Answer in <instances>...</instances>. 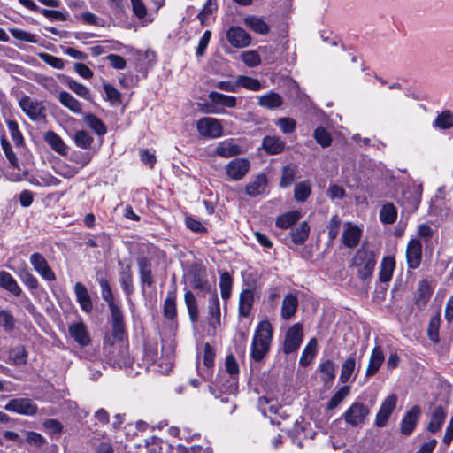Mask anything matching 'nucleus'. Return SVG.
Wrapping results in <instances>:
<instances>
[{
    "mask_svg": "<svg viewBox=\"0 0 453 453\" xmlns=\"http://www.w3.org/2000/svg\"><path fill=\"white\" fill-rule=\"evenodd\" d=\"M273 338L272 325L268 320L261 321L256 328L250 356L255 361L262 360L268 353Z\"/></svg>",
    "mask_w": 453,
    "mask_h": 453,
    "instance_id": "obj_1",
    "label": "nucleus"
},
{
    "mask_svg": "<svg viewBox=\"0 0 453 453\" xmlns=\"http://www.w3.org/2000/svg\"><path fill=\"white\" fill-rule=\"evenodd\" d=\"M422 194V185L417 181L411 180L403 185L402 197L398 201L403 208L402 215L409 216L416 211L418 208Z\"/></svg>",
    "mask_w": 453,
    "mask_h": 453,
    "instance_id": "obj_2",
    "label": "nucleus"
},
{
    "mask_svg": "<svg viewBox=\"0 0 453 453\" xmlns=\"http://www.w3.org/2000/svg\"><path fill=\"white\" fill-rule=\"evenodd\" d=\"M211 104H199L201 111L207 114H222L225 110L218 105L227 108H234L237 104V98L234 96L224 95L216 91L208 94Z\"/></svg>",
    "mask_w": 453,
    "mask_h": 453,
    "instance_id": "obj_3",
    "label": "nucleus"
},
{
    "mask_svg": "<svg viewBox=\"0 0 453 453\" xmlns=\"http://www.w3.org/2000/svg\"><path fill=\"white\" fill-rule=\"evenodd\" d=\"M375 264L374 253L364 249L358 250L353 257V265L357 268L358 276L362 279L372 276Z\"/></svg>",
    "mask_w": 453,
    "mask_h": 453,
    "instance_id": "obj_4",
    "label": "nucleus"
},
{
    "mask_svg": "<svg viewBox=\"0 0 453 453\" xmlns=\"http://www.w3.org/2000/svg\"><path fill=\"white\" fill-rule=\"evenodd\" d=\"M197 131L200 135L208 138H218L223 134V127L220 120L211 118L203 117L196 123Z\"/></svg>",
    "mask_w": 453,
    "mask_h": 453,
    "instance_id": "obj_5",
    "label": "nucleus"
},
{
    "mask_svg": "<svg viewBox=\"0 0 453 453\" xmlns=\"http://www.w3.org/2000/svg\"><path fill=\"white\" fill-rule=\"evenodd\" d=\"M4 409L25 416H34L37 413L38 407L30 398H15L9 401Z\"/></svg>",
    "mask_w": 453,
    "mask_h": 453,
    "instance_id": "obj_6",
    "label": "nucleus"
},
{
    "mask_svg": "<svg viewBox=\"0 0 453 453\" xmlns=\"http://www.w3.org/2000/svg\"><path fill=\"white\" fill-rule=\"evenodd\" d=\"M30 264L34 270L45 280L54 281L56 280L55 273L50 267L45 257L38 252H35L30 256Z\"/></svg>",
    "mask_w": 453,
    "mask_h": 453,
    "instance_id": "obj_7",
    "label": "nucleus"
},
{
    "mask_svg": "<svg viewBox=\"0 0 453 453\" xmlns=\"http://www.w3.org/2000/svg\"><path fill=\"white\" fill-rule=\"evenodd\" d=\"M303 338V326L300 323L293 325L285 336L283 351L286 354L292 353L298 349Z\"/></svg>",
    "mask_w": 453,
    "mask_h": 453,
    "instance_id": "obj_8",
    "label": "nucleus"
},
{
    "mask_svg": "<svg viewBox=\"0 0 453 453\" xmlns=\"http://www.w3.org/2000/svg\"><path fill=\"white\" fill-rule=\"evenodd\" d=\"M369 409L360 403H354L344 413L345 421L352 426L363 424L369 414Z\"/></svg>",
    "mask_w": 453,
    "mask_h": 453,
    "instance_id": "obj_9",
    "label": "nucleus"
},
{
    "mask_svg": "<svg viewBox=\"0 0 453 453\" xmlns=\"http://www.w3.org/2000/svg\"><path fill=\"white\" fill-rule=\"evenodd\" d=\"M422 411L418 405H413L406 411L401 421V433L404 435H410L416 428L420 418Z\"/></svg>",
    "mask_w": 453,
    "mask_h": 453,
    "instance_id": "obj_10",
    "label": "nucleus"
},
{
    "mask_svg": "<svg viewBox=\"0 0 453 453\" xmlns=\"http://www.w3.org/2000/svg\"><path fill=\"white\" fill-rule=\"evenodd\" d=\"M226 40L234 48H245L251 42L250 35L242 27L236 26L226 31Z\"/></svg>",
    "mask_w": 453,
    "mask_h": 453,
    "instance_id": "obj_11",
    "label": "nucleus"
},
{
    "mask_svg": "<svg viewBox=\"0 0 453 453\" xmlns=\"http://www.w3.org/2000/svg\"><path fill=\"white\" fill-rule=\"evenodd\" d=\"M250 161L246 158H235L226 165V174L233 180H242L249 172Z\"/></svg>",
    "mask_w": 453,
    "mask_h": 453,
    "instance_id": "obj_12",
    "label": "nucleus"
},
{
    "mask_svg": "<svg viewBox=\"0 0 453 453\" xmlns=\"http://www.w3.org/2000/svg\"><path fill=\"white\" fill-rule=\"evenodd\" d=\"M19 106L23 111L33 120L44 117V107L42 103L29 96H24L19 100Z\"/></svg>",
    "mask_w": 453,
    "mask_h": 453,
    "instance_id": "obj_13",
    "label": "nucleus"
},
{
    "mask_svg": "<svg viewBox=\"0 0 453 453\" xmlns=\"http://www.w3.org/2000/svg\"><path fill=\"white\" fill-rule=\"evenodd\" d=\"M396 406V396L395 395H390L388 396L376 415L375 426L378 427H383L386 426L389 417L393 413Z\"/></svg>",
    "mask_w": 453,
    "mask_h": 453,
    "instance_id": "obj_14",
    "label": "nucleus"
},
{
    "mask_svg": "<svg viewBox=\"0 0 453 453\" xmlns=\"http://www.w3.org/2000/svg\"><path fill=\"white\" fill-rule=\"evenodd\" d=\"M363 230L350 222L344 224V230L342 235V243L348 248H355L359 243Z\"/></svg>",
    "mask_w": 453,
    "mask_h": 453,
    "instance_id": "obj_15",
    "label": "nucleus"
},
{
    "mask_svg": "<svg viewBox=\"0 0 453 453\" xmlns=\"http://www.w3.org/2000/svg\"><path fill=\"white\" fill-rule=\"evenodd\" d=\"M447 415L448 412L443 406H436L430 415V419L426 427L427 431L431 434H435L440 431L445 422Z\"/></svg>",
    "mask_w": 453,
    "mask_h": 453,
    "instance_id": "obj_16",
    "label": "nucleus"
},
{
    "mask_svg": "<svg viewBox=\"0 0 453 453\" xmlns=\"http://www.w3.org/2000/svg\"><path fill=\"white\" fill-rule=\"evenodd\" d=\"M421 243L418 240H411L406 249V259L410 268L416 269L421 261Z\"/></svg>",
    "mask_w": 453,
    "mask_h": 453,
    "instance_id": "obj_17",
    "label": "nucleus"
},
{
    "mask_svg": "<svg viewBox=\"0 0 453 453\" xmlns=\"http://www.w3.org/2000/svg\"><path fill=\"white\" fill-rule=\"evenodd\" d=\"M69 334L74 341L82 347L90 343L89 334L87 326L83 322L71 324L68 328Z\"/></svg>",
    "mask_w": 453,
    "mask_h": 453,
    "instance_id": "obj_18",
    "label": "nucleus"
},
{
    "mask_svg": "<svg viewBox=\"0 0 453 453\" xmlns=\"http://www.w3.org/2000/svg\"><path fill=\"white\" fill-rule=\"evenodd\" d=\"M208 302V323L211 326L216 328L220 325L219 299L216 291L211 292Z\"/></svg>",
    "mask_w": 453,
    "mask_h": 453,
    "instance_id": "obj_19",
    "label": "nucleus"
},
{
    "mask_svg": "<svg viewBox=\"0 0 453 453\" xmlns=\"http://www.w3.org/2000/svg\"><path fill=\"white\" fill-rule=\"evenodd\" d=\"M190 285L191 287L203 293H211V285L205 278L204 272L200 268H195L190 272Z\"/></svg>",
    "mask_w": 453,
    "mask_h": 453,
    "instance_id": "obj_20",
    "label": "nucleus"
},
{
    "mask_svg": "<svg viewBox=\"0 0 453 453\" xmlns=\"http://www.w3.org/2000/svg\"><path fill=\"white\" fill-rule=\"evenodd\" d=\"M74 292L81 310L87 313L90 312L93 304L87 288L82 283L77 282L74 286Z\"/></svg>",
    "mask_w": 453,
    "mask_h": 453,
    "instance_id": "obj_21",
    "label": "nucleus"
},
{
    "mask_svg": "<svg viewBox=\"0 0 453 453\" xmlns=\"http://www.w3.org/2000/svg\"><path fill=\"white\" fill-rule=\"evenodd\" d=\"M298 299L294 294H288L285 296L282 301L280 315L284 319H289L292 318L297 310Z\"/></svg>",
    "mask_w": 453,
    "mask_h": 453,
    "instance_id": "obj_22",
    "label": "nucleus"
},
{
    "mask_svg": "<svg viewBox=\"0 0 453 453\" xmlns=\"http://www.w3.org/2000/svg\"><path fill=\"white\" fill-rule=\"evenodd\" d=\"M257 104L260 107L274 110L282 105L283 98L280 94L271 91L265 95L260 96L257 98Z\"/></svg>",
    "mask_w": 453,
    "mask_h": 453,
    "instance_id": "obj_23",
    "label": "nucleus"
},
{
    "mask_svg": "<svg viewBox=\"0 0 453 453\" xmlns=\"http://www.w3.org/2000/svg\"><path fill=\"white\" fill-rule=\"evenodd\" d=\"M58 99L61 103L63 106L67 108L74 114H81L82 113V106L81 104L73 97L70 93L66 91H61L58 95Z\"/></svg>",
    "mask_w": 453,
    "mask_h": 453,
    "instance_id": "obj_24",
    "label": "nucleus"
},
{
    "mask_svg": "<svg viewBox=\"0 0 453 453\" xmlns=\"http://www.w3.org/2000/svg\"><path fill=\"white\" fill-rule=\"evenodd\" d=\"M266 185V176L265 174H258L252 181L247 184L245 188L246 194L250 196H257L265 190Z\"/></svg>",
    "mask_w": 453,
    "mask_h": 453,
    "instance_id": "obj_25",
    "label": "nucleus"
},
{
    "mask_svg": "<svg viewBox=\"0 0 453 453\" xmlns=\"http://www.w3.org/2000/svg\"><path fill=\"white\" fill-rule=\"evenodd\" d=\"M0 287L11 292L15 296H19L22 293V289L18 285L15 279L5 271L0 272Z\"/></svg>",
    "mask_w": 453,
    "mask_h": 453,
    "instance_id": "obj_26",
    "label": "nucleus"
},
{
    "mask_svg": "<svg viewBox=\"0 0 453 453\" xmlns=\"http://www.w3.org/2000/svg\"><path fill=\"white\" fill-rule=\"evenodd\" d=\"M254 302V295L250 289H244L239 297V314L242 317H248Z\"/></svg>",
    "mask_w": 453,
    "mask_h": 453,
    "instance_id": "obj_27",
    "label": "nucleus"
},
{
    "mask_svg": "<svg viewBox=\"0 0 453 453\" xmlns=\"http://www.w3.org/2000/svg\"><path fill=\"white\" fill-rule=\"evenodd\" d=\"M383 361L384 356L382 350L379 347L374 348L371 354L369 364L366 369V376H373L378 372Z\"/></svg>",
    "mask_w": 453,
    "mask_h": 453,
    "instance_id": "obj_28",
    "label": "nucleus"
},
{
    "mask_svg": "<svg viewBox=\"0 0 453 453\" xmlns=\"http://www.w3.org/2000/svg\"><path fill=\"white\" fill-rule=\"evenodd\" d=\"M264 150L271 155L280 153L285 147V142L278 136H265L263 139Z\"/></svg>",
    "mask_w": 453,
    "mask_h": 453,
    "instance_id": "obj_29",
    "label": "nucleus"
},
{
    "mask_svg": "<svg viewBox=\"0 0 453 453\" xmlns=\"http://www.w3.org/2000/svg\"><path fill=\"white\" fill-rule=\"evenodd\" d=\"M119 265L121 268L120 283L125 293L127 295H130L134 290L131 267L128 265H123V263L120 261H119Z\"/></svg>",
    "mask_w": 453,
    "mask_h": 453,
    "instance_id": "obj_30",
    "label": "nucleus"
},
{
    "mask_svg": "<svg viewBox=\"0 0 453 453\" xmlns=\"http://www.w3.org/2000/svg\"><path fill=\"white\" fill-rule=\"evenodd\" d=\"M218 155L223 157H231L241 153L240 147L231 140H226L219 143L216 149Z\"/></svg>",
    "mask_w": 453,
    "mask_h": 453,
    "instance_id": "obj_31",
    "label": "nucleus"
},
{
    "mask_svg": "<svg viewBox=\"0 0 453 453\" xmlns=\"http://www.w3.org/2000/svg\"><path fill=\"white\" fill-rule=\"evenodd\" d=\"M310 234V226L306 221L302 222L296 228L291 231L292 242L296 245H302Z\"/></svg>",
    "mask_w": 453,
    "mask_h": 453,
    "instance_id": "obj_32",
    "label": "nucleus"
},
{
    "mask_svg": "<svg viewBox=\"0 0 453 453\" xmlns=\"http://www.w3.org/2000/svg\"><path fill=\"white\" fill-rule=\"evenodd\" d=\"M317 340L311 338L303 350L299 363L303 366L309 365L317 353Z\"/></svg>",
    "mask_w": 453,
    "mask_h": 453,
    "instance_id": "obj_33",
    "label": "nucleus"
},
{
    "mask_svg": "<svg viewBox=\"0 0 453 453\" xmlns=\"http://www.w3.org/2000/svg\"><path fill=\"white\" fill-rule=\"evenodd\" d=\"M45 141L48 144L58 153L65 154L66 146L60 136L52 131H48L44 135Z\"/></svg>",
    "mask_w": 453,
    "mask_h": 453,
    "instance_id": "obj_34",
    "label": "nucleus"
},
{
    "mask_svg": "<svg viewBox=\"0 0 453 453\" xmlns=\"http://www.w3.org/2000/svg\"><path fill=\"white\" fill-rule=\"evenodd\" d=\"M394 257H387L382 260L380 271V280L382 282H388L391 280L395 269Z\"/></svg>",
    "mask_w": 453,
    "mask_h": 453,
    "instance_id": "obj_35",
    "label": "nucleus"
},
{
    "mask_svg": "<svg viewBox=\"0 0 453 453\" xmlns=\"http://www.w3.org/2000/svg\"><path fill=\"white\" fill-rule=\"evenodd\" d=\"M301 217L297 211H288L285 214L279 216L276 219V226L282 229H287L293 226Z\"/></svg>",
    "mask_w": 453,
    "mask_h": 453,
    "instance_id": "obj_36",
    "label": "nucleus"
},
{
    "mask_svg": "<svg viewBox=\"0 0 453 453\" xmlns=\"http://www.w3.org/2000/svg\"><path fill=\"white\" fill-rule=\"evenodd\" d=\"M184 301L191 321L196 322L199 311L195 295L190 290H187L184 294Z\"/></svg>",
    "mask_w": 453,
    "mask_h": 453,
    "instance_id": "obj_37",
    "label": "nucleus"
},
{
    "mask_svg": "<svg viewBox=\"0 0 453 453\" xmlns=\"http://www.w3.org/2000/svg\"><path fill=\"white\" fill-rule=\"evenodd\" d=\"M138 265L142 283L147 284L150 287L153 283L150 262L146 258H142L139 260Z\"/></svg>",
    "mask_w": 453,
    "mask_h": 453,
    "instance_id": "obj_38",
    "label": "nucleus"
},
{
    "mask_svg": "<svg viewBox=\"0 0 453 453\" xmlns=\"http://www.w3.org/2000/svg\"><path fill=\"white\" fill-rule=\"evenodd\" d=\"M245 25L257 34L265 35L269 32V26L257 17H247L244 19Z\"/></svg>",
    "mask_w": 453,
    "mask_h": 453,
    "instance_id": "obj_39",
    "label": "nucleus"
},
{
    "mask_svg": "<svg viewBox=\"0 0 453 453\" xmlns=\"http://www.w3.org/2000/svg\"><path fill=\"white\" fill-rule=\"evenodd\" d=\"M434 126L440 129H449L453 127V112L445 110L437 115Z\"/></svg>",
    "mask_w": 453,
    "mask_h": 453,
    "instance_id": "obj_40",
    "label": "nucleus"
},
{
    "mask_svg": "<svg viewBox=\"0 0 453 453\" xmlns=\"http://www.w3.org/2000/svg\"><path fill=\"white\" fill-rule=\"evenodd\" d=\"M164 316L168 319H173L177 315L176 311V297L174 293H168L164 301L163 306Z\"/></svg>",
    "mask_w": 453,
    "mask_h": 453,
    "instance_id": "obj_41",
    "label": "nucleus"
},
{
    "mask_svg": "<svg viewBox=\"0 0 453 453\" xmlns=\"http://www.w3.org/2000/svg\"><path fill=\"white\" fill-rule=\"evenodd\" d=\"M18 276L23 284H25L29 289L35 290L38 288L39 283L37 279L32 274L26 265L19 270Z\"/></svg>",
    "mask_w": 453,
    "mask_h": 453,
    "instance_id": "obj_42",
    "label": "nucleus"
},
{
    "mask_svg": "<svg viewBox=\"0 0 453 453\" xmlns=\"http://www.w3.org/2000/svg\"><path fill=\"white\" fill-rule=\"evenodd\" d=\"M296 173V166L291 165L283 166L281 170V177L280 181V188H286L290 187L295 180Z\"/></svg>",
    "mask_w": 453,
    "mask_h": 453,
    "instance_id": "obj_43",
    "label": "nucleus"
},
{
    "mask_svg": "<svg viewBox=\"0 0 453 453\" xmlns=\"http://www.w3.org/2000/svg\"><path fill=\"white\" fill-rule=\"evenodd\" d=\"M83 120L86 125L93 129L98 135H103L106 133V127L96 116L93 114H86Z\"/></svg>",
    "mask_w": 453,
    "mask_h": 453,
    "instance_id": "obj_44",
    "label": "nucleus"
},
{
    "mask_svg": "<svg viewBox=\"0 0 453 453\" xmlns=\"http://www.w3.org/2000/svg\"><path fill=\"white\" fill-rule=\"evenodd\" d=\"M321 379L325 383L332 382L335 377V365L333 361L326 360L320 366Z\"/></svg>",
    "mask_w": 453,
    "mask_h": 453,
    "instance_id": "obj_45",
    "label": "nucleus"
},
{
    "mask_svg": "<svg viewBox=\"0 0 453 453\" xmlns=\"http://www.w3.org/2000/svg\"><path fill=\"white\" fill-rule=\"evenodd\" d=\"M356 369L355 357H350L347 358L342 365V370L340 374V380L342 383L347 382Z\"/></svg>",
    "mask_w": 453,
    "mask_h": 453,
    "instance_id": "obj_46",
    "label": "nucleus"
},
{
    "mask_svg": "<svg viewBox=\"0 0 453 453\" xmlns=\"http://www.w3.org/2000/svg\"><path fill=\"white\" fill-rule=\"evenodd\" d=\"M238 78V88L242 87L246 89L251 90V91H259L262 89L263 86L262 83L255 78L245 76V75H240Z\"/></svg>",
    "mask_w": 453,
    "mask_h": 453,
    "instance_id": "obj_47",
    "label": "nucleus"
},
{
    "mask_svg": "<svg viewBox=\"0 0 453 453\" xmlns=\"http://www.w3.org/2000/svg\"><path fill=\"white\" fill-rule=\"evenodd\" d=\"M311 185L306 182H299L295 186L294 197L298 202H304L311 196Z\"/></svg>",
    "mask_w": 453,
    "mask_h": 453,
    "instance_id": "obj_48",
    "label": "nucleus"
},
{
    "mask_svg": "<svg viewBox=\"0 0 453 453\" xmlns=\"http://www.w3.org/2000/svg\"><path fill=\"white\" fill-rule=\"evenodd\" d=\"M350 388L349 386L342 387L327 402L326 409L333 410L336 408L343 399L349 394Z\"/></svg>",
    "mask_w": 453,
    "mask_h": 453,
    "instance_id": "obj_49",
    "label": "nucleus"
},
{
    "mask_svg": "<svg viewBox=\"0 0 453 453\" xmlns=\"http://www.w3.org/2000/svg\"><path fill=\"white\" fill-rule=\"evenodd\" d=\"M30 182L35 186L50 187L58 186L60 183V180L50 174L44 173L33 178Z\"/></svg>",
    "mask_w": 453,
    "mask_h": 453,
    "instance_id": "obj_50",
    "label": "nucleus"
},
{
    "mask_svg": "<svg viewBox=\"0 0 453 453\" xmlns=\"http://www.w3.org/2000/svg\"><path fill=\"white\" fill-rule=\"evenodd\" d=\"M0 142H1V146L3 148V150L5 154L6 158L8 159L10 165L14 169L19 170V160H18L15 153L13 152L10 142L4 137H2Z\"/></svg>",
    "mask_w": 453,
    "mask_h": 453,
    "instance_id": "obj_51",
    "label": "nucleus"
},
{
    "mask_svg": "<svg viewBox=\"0 0 453 453\" xmlns=\"http://www.w3.org/2000/svg\"><path fill=\"white\" fill-rule=\"evenodd\" d=\"M27 353L23 346H19L10 350L9 358L15 365H25L27 363Z\"/></svg>",
    "mask_w": 453,
    "mask_h": 453,
    "instance_id": "obj_52",
    "label": "nucleus"
},
{
    "mask_svg": "<svg viewBox=\"0 0 453 453\" xmlns=\"http://www.w3.org/2000/svg\"><path fill=\"white\" fill-rule=\"evenodd\" d=\"M313 137L318 144L323 148L329 147L332 143V137L330 134L322 127H319L315 129Z\"/></svg>",
    "mask_w": 453,
    "mask_h": 453,
    "instance_id": "obj_53",
    "label": "nucleus"
},
{
    "mask_svg": "<svg viewBox=\"0 0 453 453\" xmlns=\"http://www.w3.org/2000/svg\"><path fill=\"white\" fill-rule=\"evenodd\" d=\"M396 211L393 203L385 204L380 211V219L384 224H391L395 221Z\"/></svg>",
    "mask_w": 453,
    "mask_h": 453,
    "instance_id": "obj_54",
    "label": "nucleus"
},
{
    "mask_svg": "<svg viewBox=\"0 0 453 453\" xmlns=\"http://www.w3.org/2000/svg\"><path fill=\"white\" fill-rule=\"evenodd\" d=\"M11 35L17 40L37 43L38 36L19 28H12L10 30Z\"/></svg>",
    "mask_w": 453,
    "mask_h": 453,
    "instance_id": "obj_55",
    "label": "nucleus"
},
{
    "mask_svg": "<svg viewBox=\"0 0 453 453\" xmlns=\"http://www.w3.org/2000/svg\"><path fill=\"white\" fill-rule=\"evenodd\" d=\"M0 326L6 332H12L15 327V319L13 315L5 310L0 311Z\"/></svg>",
    "mask_w": 453,
    "mask_h": 453,
    "instance_id": "obj_56",
    "label": "nucleus"
},
{
    "mask_svg": "<svg viewBox=\"0 0 453 453\" xmlns=\"http://www.w3.org/2000/svg\"><path fill=\"white\" fill-rule=\"evenodd\" d=\"M68 88L73 91L76 95H78L79 96L86 99V100H88L90 101L92 98H91V94H90V91L89 89L85 87L84 85L75 81H69L68 83Z\"/></svg>",
    "mask_w": 453,
    "mask_h": 453,
    "instance_id": "obj_57",
    "label": "nucleus"
},
{
    "mask_svg": "<svg viewBox=\"0 0 453 453\" xmlns=\"http://www.w3.org/2000/svg\"><path fill=\"white\" fill-rule=\"evenodd\" d=\"M440 316L438 314L431 317L428 325V336L431 341L437 342L439 341Z\"/></svg>",
    "mask_w": 453,
    "mask_h": 453,
    "instance_id": "obj_58",
    "label": "nucleus"
},
{
    "mask_svg": "<svg viewBox=\"0 0 453 453\" xmlns=\"http://www.w3.org/2000/svg\"><path fill=\"white\" fill-rule=\"evenodd\" d=\"M38 57L41 60H42L44 63H46L53 68L62 70L65 67L64 61L61 58H57L49 53L40 52L38 53Z\"/></svg>",
    "mask_w": 453,
    "mask_h": 453,
    "instance_id": "obj_59",
    "label": "nucleus"
},
{
    "mask_svg": "<svg viewBox=\"0 0 453 453\" xmlns=\"http://www.w3.org/2000/svg\"><path fill=\"white\" fill-rule=\"evenodd\" d=\"M242 60L250 67L257 66L261 63L259 54L255 50L244 51L241 55Z\"/></svg>",
    "mask_w": 453,
    "mask_h": 453,
    "instance_id": "obj_60",
    "label": "nucleus"
},
{
    "mask_svg": "<svg viewBox=\"0 0 453 453\" xmlns=\"http://www.w3.org/2000/svg\"><path fill=\"white\" fill-rule=\"evenodd\" d=\"M100 288H101V295L103 299L108 303V306L114 304L113 296L111 292V288L109 285V282L106 279L101 278L98 280Z\"/></svg>",
    "mask_w": 453,
    "mask_h": 453,
    "instance_id": "obj_61",
    "label": "nucleus"
},
{
    "mask_svg": "<svg viewBox=\"0 0 453 453\" xmlns=\"http://www.w3.org/2000/svg\"><path fill=\"white\" fill-rule=\"evenodd\" d=\"M7 127L12 136V141L14 142L16 146H20L23 144V136L19 129L18 123L14 120H8Z\"/></svg>",
    "mask_w": 453,
    "mask_h": 453,
    "instance_id": "obj_62",
    "label": "nucleus"
},
{
    "mask_svg": "<svg viewBox=\"0 0 453 453\" xmlns=\"http://www.w3.org/2000/svg\"><path fill=\"white\" fill-rule=\"evenodd\" d=\"M74 141L78 147L87 149L93 142V138L86 131L81 130L75 133Z\"/></svg>",
    "mask_w": 453,
    "mask_h": 453,
    "instance_id": "obj_63",
    "label": "nucleus"
},
{
    "mask_svg": "<svg viewBox=\"0 0 453 453\" xmlns=\"http://www.w3.org/2000/svg\"><path fill=\"white\" fill-rule=\"evenodd\" d=\"M276 125L284 134L292 133L296 128V121L290 118H280L277 120Z\"/></svg>",
    "mask_w": 453,
    "mask_h": 453,
    "instance_id": "obj_64",
    "label": "nucleus"
}]
</instances>
